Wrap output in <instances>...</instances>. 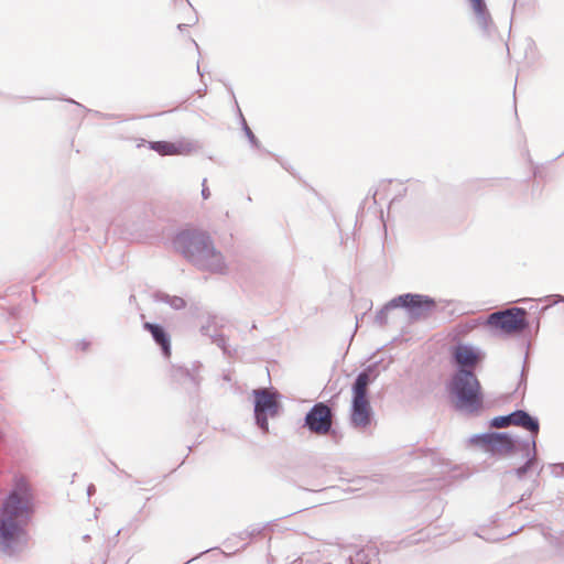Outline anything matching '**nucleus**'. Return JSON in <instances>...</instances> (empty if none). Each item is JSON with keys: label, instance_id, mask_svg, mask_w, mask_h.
Wrapping results in <instances>:
<instances>
[{"label": "nucleus", "instance_id": "nucleus-1", "mask_svg": "<svg viewBox=\"0 0 564 564\" xmlns=\"http://www.w3.org/2000/svg\"><path fill=\"white\" fill-rule=\"evenodd\" d=\"M29 514L26 503L18 494L13 492L6 499L0 511V553L10 554L15 546L26 542L23 527Z\"/></svg>", "mask_w": 564, "mask_h": 564}, {"label": "nucleus", "instance_id": "nucleus-2", "mask_svg": "<svg viewBox=\"0 0 564 564\" xmlns=\"http://www.w3.org/2000/svg\"><path fill=\"white\" fill-rule=\"evenodd\" d=\"M175 248L200 269L225 273L227 264L210 238L203 234L181 232L174 241Z\"/></svg>", "mask_w": 564, "mask_h": 564}, {"label": "nucleus", "instance_id": "nucleus-3", "mask_svg": "<svg viewBox=\"0 0 564 564\" xmlns=\"http://www.w3.org/2000/svg\"><path fill=\"white\" fill-rule=\"evenodd\" d=\"M448 391L459 411L473 413L481 405L480 383L470 370L458 369L452 378Z\"/></svg>", "mask_w": 564, "mask_h": 564}, {"label": "nucleus", "instance_id": "nucleus-4", "mask_svg": "<svg viewBox=\"0 0 564 564\" xmlns=\"http://www.w3.org/2000/svg\"><path fill=\"white\" fill-rule=\"evenodd\" d=\"M370 383L368 372H360L351 388L350 420L355 426L366 427L370 423L371 408L367 399V387Z\"/></svg>", "mask_w": 564, "mask_h": 564}, {"label": "nucleus", "instance_id": "nucleus-5", "mask_svg": "<svg viewBox=\"0 0 564 564\" xmlns=\"http://www.w3.org/2000/svg\"><path fill=\"white\" fill-rule=\"evenodd\" d=\"M524 315L525 311L523 308L512 307L490 314L487 323L503 334H511L524 328Z\"/></svg>", "mask_w": 564, "mask_h": 564}, {"label": "nucleus", "instance_id": "nucleus-6", "mask_svg": "<svg viewBox=\"0 0 564 564\" xmlns=\"http://www.w3.org/2000/svg\"><path fill=\"white\" fill-rule=\"evenodd\" d=\"M434 305L433 300L419 294H404L392 299L378 315V319L382 318L384 311L397 307H404L412 317H420L429 312Z\"/></svg>", "mask_w": 564, "mask_h": 564}, {"label": "nucleus", "instance_id": "nucleus-7", "mask_svg": "<svg viewBox=\"0 0 564 564\" xmlns=\"http://www.w3.org/2000/svg\"><path fill=\"white\" fill-rule=\"evenodd\" d=\"M254 415L257 424L263 431H268V419L278 413L275 394L268 390H254Z\"/></svg>", "mask_w": 564, "mask_h": 564}, {"label": "nucleus", "instance_id": "nucleus-8", "mask_svg": "<svg viewBox=\"0 0 564 564\" xmlns=\"http://www.w3.org/2000/svg\"><path fill=\"white\" fill-rule=\"evenodd\" d=\"M305 425L316 434L328 433L332 427L330 409L324 403L315 404L305 416Z\"/></svg>", "mask_w": 564, "mask_h": 564}, {"label": "nucleus", "instance_id": "nucleus-9", "mask_svg": "<svg viewBox=\"0 0 564 564\" xmlns=\"http://www.w3.org/2000/svg\"><path fill=\"white\" fill-rule=\"evenodd\" d=\"M480 350L471 345L460 344L455 348L454 358L459 369L473 371L480 359Z\"/></svg>", "mask_w": 564, "mask_h": 564}, {"label": "nucleus", "instance_id": "nucleus-10", "mask_svg": "<svg viewBox=\"0 0 564 564\" xmlns=\"http://www.w3.org/2000/svg\"><path fill=\"white\" fill-rule=\"evenodd\" d=\"M471 442L487 444L492 451L501 454L509 453L514 447L513 441L506 434L475 435L471 437Z\"/></svg>", "mask_w": 564, "mask_h": 564}, {"label": "nucleus", "instance_id": "nucleus-11", "mask_svg": "<svg viewBox=\"0 0 564 564\" xmlns=\"http://www.w3.org/2000/svg\"><path fill=\"white\" fill-rule=\"evenodd\" d=\"M150 148L161 155H184L188 154L194 149L192 143L185 141H156L151 142Z\"/></svg>", "mask_w": 564, "mask_h": 564}, {"label": "nucleus", "instance_id": "nucleus-12", "mask_svg": "<svg viewBox=\"0 0 564 564\" xmlns=\"http://www.w3.org/2000/svg\"><path fill=\"white\" fill-rule=\"evenodd\" d=\"M144 327L150 330L152 334L154 340L161 345L162 350L166 357L171 354V344H170V337L164 332V329L156 324L145 323Z\"/></svg>", "mask_w": 564, "mask_h": 564}, {"label": "nucleus", "instance_id": "nucleus-13", "mask_svg": "<svg viewBox=\"0 0 564 564\" xmlns=\"http://www.w3.org/2000/svg\"><path fill=\"white\" fill-rule=\"evenodd\" d=\"M511 425L522 426L533 433H538L539 431V422L538 420L531 417L524 411H514L511 413Z\"/></svg>", "mask_w": 564, "mask_h": 564}, {"label": "nucleus", "instance_id": "nucleus-14", "mask_svg": "<svg viewBox=\"0 0 564 564\" xmlns=\"http://www.w3.org/2000/svg\"><path fill=\"white\" fill-rule=\"evenodd\" d=\"M471 8L477 17V22L481 28H487L489 14L484 0H469Z\"/></svg>", "mask_w": 564, "mask_h": 564}, {"label": "nucleus", "instance_id": "nucleus-15", "mask_svg": "<svg viewBox=\"0 0 564 564\" xmlns=\"http://www.w3.org/2000/svg\"><path fill=\"white\" fill-rule=\"evenodd\" d=\"M511 413L508 415L496 416L491 420V426L500 429L511 425Z\"/></svg>", "mask_w": 564, "mask_h": 564}, {"label": "nucleus", "instance_id": "nucleus-16", "mask_svg": "<svg viewBox=\"0 0 564 564\" xmlns=\"http://www.w3.org/2000/svg\"><path fill=\"white\" fill-rule=\"evenodd\" d=\"M167 303L171 305V307H173L175 310L183 308L185 305L184 300L181 297H176V296L167 297Z\"/></svg>", "mask_w": 564, "mask_h": 564}, {"label": "nucleus", "instance_id": "nucleus-17", "mask_svg": "<svg viewBox=\"0 0 564 564\" xmlns=\"http://www.w3.org/2000/svg\"><path fill=\"white\" fill-rule=\"evenodd\" d=\"M245 131H246V134L249 138V140L251 142H254V135L252 134L251 130L247 126L245 127Z\"/></svg>", "mask_w": 564, "mask_h": 564}, {"label": "nucleus", "instance_id": "nucleus-18", "mask_svg": "<svg viewBox=\"0 0 564 564\" xmlns=\"http://www.w3.org/2000/svg\"><path fill=\"white\" fill-rule=\"evenodd\" d=\"M527 468H528V466H524V467H522V468H519V469L517 470L518 476H522V475L527 471Z\"/></svg>", "mask_w": 564, "mask_h": 564}, {"label": "nucleus", "instance_id": "nucleus-19", "mask_svg": "<svg viewBox=\"0 0 564 564\" xmlns=\"http://www.w3.org/2000/svg\"><path fill=\"white\" fill-rule=\"evenodd\" d=\"M202 195H203V197H204L205 199H206V198H208V196H209V192H208V189L204 187V188L202 189Z\"/></svg>", "mask_w": 564, "mask_h": 564}]
</instances>
